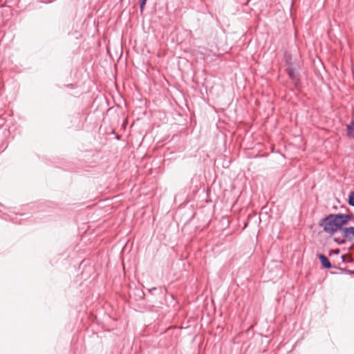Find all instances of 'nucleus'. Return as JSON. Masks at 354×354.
Here are the masks:
<instances>
[{
  "label": "nucleus",
  "instance_id": "obj_3",
  "mask_svg": "<svg viewBox=\"0 0 354 354\" xmlns=\"http://www.w3.org/2000/svg\"><path fill=\"white\" fill-rule=\"evenodd\" d=\"M287 73L288 74L290 78L295 83L297 84L299 81V78L297 77V75L296 74L294 68L292 67L289 66L287 69Z\"/></svg>",
  "mask_w": 354,
  "mask_h": 354
},
{
  "label": "nucleus",
  "instance_id": "obj_1",
  "mask_svg": "<svg viewBox=\"0 0 354 354\" xmlns=\"http://www.w3.org/2000/svg\"><path fill=\"white\" fill-rule=\"evenodd\" d=\"M351 219V215L346 214H330L322 218L319 221V226L323 228L324 232L330 236L334 235L339 232Z\"/></svg>",
  "mask_w": 354,
  "mask_h": 354
},
{
  "label": "nucleus",
  "instance_id": "obj_4",
  "mask_svg": "<svg viewBox=\"0 0 354 354\" xmlns=\"http://www.w3.org/2000/svg\"><path fill=\"white\" fill-rule=\"evenodd\" d=\"M319 259L322 263V265L326 268H331V264L329 261V260L328 259V258L324 256V254H319Z\"/></svg>",
  "mask_w": 354,
  "mask_h": 354
},
{
  "label": "nucleus",
  "instance_id": "obj_7",
  "mask_svg": "<svg viewBox=\"0 0 354 354\" xmlns=\"http://www.w3.org/2000/svg\"><path fill=\"white\" fill-rule=\"evenodd\" d=\"M147 0H140V8L141 11L143 10L145 5L146 4Z\"/></svg>",
  "mask_w": 354,
  "mask_h": 354
},
{
  "label": "nucleus",
  "instance_id": "obj_8",
  "mask_svg": "<svg viewBox=\"0 0 354 354\" xmlns=\"http://www.w3.org/2000/svg\"><path fill=\"white\" fill-rule=\"evenodd\" d=\"M349 124H351L354 127V120H352Z\"/></svg>",
  "mask_w": 354,
  "mask_h": 354
},
{
  "label": "nucleus",
  "instance_id": "obj_6",
  "mask_svg": "<svg viewBox=\"0 0 354 354\" xmlns=\"http://www.w3.org/2000/svg\"><path fill=\"white\" fill-rule=\"evenodd\" d=\"M348 203L354 207V192H351L348 195Z\"/></svg>",
  "mask_w": 354,
  "mask_h": 354
},
{
  "label": "nucleus",
  "instance_id": "obj_5",
  "mask_svg": "<svg viewBox=\"0 0 354 354\" xmlns=\"http://www.w3.org/2000/svg\"><path fill=\"white\" fill-rule=\"evenodd\" d=\"M347 136L351 138H354V127L351 124L346 125Z\"/></svg>",
  "mask_w": 354,
  "mask_h": 354
},
{
  "label": "nucleus",
  "instance_id": "obj_2",
  "mask_svg": "<svg viewBox=\"0 0 354 354\" xmlns=\"http://www.w3.org/2000/svg\"><path fill=\"white\" fill-rule=\"evenodd\" d=\"M354 240V226L344 227L342 234L333 238L334 242L338 245L345 244L346 242H351Z\"/></svg>",
  "mask_w": 354,
  "mask_h": 354
},
{
  "label": "nucleus",
  "instance_id": "obj_9",
  "mask_svg": "<svg viewBox=\"0 0 354 354\" xmlns=\"http://www.w3.org/2000/svg\"><path fill=\"white\" fill-rule=\"evenodd\" d=\"M339 250H335V252L336 254L339 253Z\"/></svg>",
  "mask_w": 354,
  "mask_h": 354
},
{
  "label": "nucleus",
  "instance_id": "obj_10",
  "mask_svg": "<svg viewBox=\"0 0 354 354\" xmlns=\"http://www.w3.org/2000/svg\"><path fill=\"white\" fill-rule=\"evenodd\" d=\"M353 273H354V271H353Z\"/></svg>",
  "mask_w": 354,
  "mask_h": 354
}]
</instances>
